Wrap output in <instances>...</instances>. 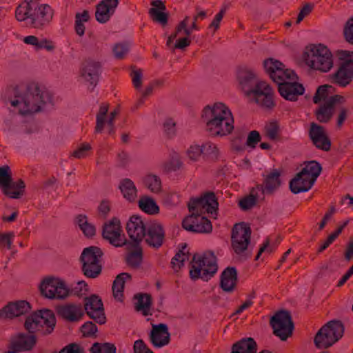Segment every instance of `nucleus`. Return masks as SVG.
<instances>
[{"label": "nucleus", "mask_w": 353, "mask_h": 353, "mask_svg": "<svg viewBox=\"0 0 353 353\" xmlns=\"http://www.w3.org/2000/svg\"><path fill=\"white\" fill-rule=\"evenodd\" d=\"M232 349L243 353H256L257 345L255 341L251 338L243 339L232 345Z\"/></svg>", "instance_id": "35"}, {"label": "nucleus", "mask_w": 353, "mask_h": 353, "mask_svg": "<svg viewBox=\"0 0 353 353\" xmlns=\"http://www.w3.org/2000/svg\"><path fill=\"white\" fill-rule=\"evenodd\" d=\"M183 228L190 232L210 233L212 230L211 221L202 215H190L182 221Z\"/></svg>", "instance_id": "17"}, {"label": "nucleus", "mask_w": 353, "mask_h": 353, "mask_svg": "<svg viewBox=\"0 0 353 353\" xmlns=\"http://www.w3.org/2000/svg\"><path fill=\"white\" fill-rule=\"evenodd\" d=\"M12 180L10 168L7 165L0 167V188H1L3 194H8L6 192Z\"/></svg>", "instance_id": "44"}, {"label": "nucleus", "mask_w": 353, "mask_h": 353, "mask_svg": "<svg viewBox=\"0 0 353 353\" xmlns=\"http://www.w3.org/2000/svg\"><path fill=\"white\" fill-rule=\"evenodd\" d=\"M131 69L130 76L132 83L136 89H139L142 85V70L141 69H136L135 66H131Z\"/></svg>", "instance_id": "62"}, {"label": "nucleus", "mask_w": 353, "mask_h": 353, "mask_svg": "<svg viewBox=\"0 0 353 353\" xmlns=\"http://www.w3.org/2000/svg\"><path fill=\"white\" fill-rule=\"evenodd\" d=\"M90 353H116L117 347L111 343H98L92 344L90 348Z\"/></svg>", "instance_id": "49"}, {"label": "nucleus", "mask_w": 353, "mask_h": 353, "mask_svg": "<svg viewBox=\"0 0 353 353\" xmlns=\"http://www.w3.org/2000/svg\"><path fill=\"white\" fill-rule=\"evenodd\" d=\"M36 343L37 337L34 334L21 332L11 337L8 347L21 352L32 350Z\"/></svg>", "instance_id": "20"}, {"label": "nucleus", "mask_w": 353, "mask_h": 353, "mask_svg": "<svg viewBox=\"0 0 353 353\" xmlns=\"http://www.w3.org/2000/svg\"><path fill=\"white\" fill-rule=\"evenodd\" d=\"M201 147L204 155L212 159H216L218 158L219 150L215 144L208 142Z\"/></svg>", "instance_id": "59"}, {"label": "nucleus", "mask_w": 353, "mask_h": 353, "mask_svg": "<svg viewBox=\"0 0 353 353\" xmlns=\"http://www.w3.org/2000/svg\"><path fill=\"white\" fill-rule=\"evenodd\" d=\"M305 166L299 172V175L305 174L311 179V183H314L322 171V166L316 161L305 163Z\"/></svg>", "instance_id": "34"}, {"label": "nucleus", "mask_w": 353, "mask_h": 353, "mask_svg": "<svg viewBox=\"0 0 353 353\" xmlns=\"http://www.w3.org/2000/svg\"><path fill=\"white\" fill-rule=\"evenodd\" d=\"M86 311L87 314L90 318L92 319L96 323L99 324H104L106 321V317L104 313V308L95 309L91 310L90 308Z\"/></svg>", "instance_id": "57"}, {"label": "nucleus", "mask_w": 353, "mask_h": 353, "mask_svg": "<svg viewBox=\"0 0 353 353\" xmlns=\"http://www.w3.org/2000/svg\"><path fill=\"white\" fill-rule=\"evenodd\" d=\"M123 197L130 202L135 201L137 196V188L132 181L129 179H123L119 185Z\"/></svg>", "instance_id": "33"}, {"label": "nucleus", "mask_w": 353, "mask_h": 353, "mask_svg": "<svg viewBox=\"0 0 353 353\" xmlns=\"http://www.w3.org/2000/svg\"><path fill=\"white\" fill-rule=\"evenodd\" d=\"M261 137L259 132L256 130L251 131L248 136L246 145L254 149L256 144L261 141Z\"/></svg>", "instance_id": "64"}, {"label": "nucleus", "mask_w": 353, "mask_h": 353, "mask_svg": "<svg viewBox=\"0 0 353 353\" xmlns=\"http://www.w3.org/2000/svg\"><path fill=\"white\" fill-rule=\"evenodd\" d=\"M279 94L286 100L295 101L298 97L304 93L305 88L303 85L296 81L283 82L278 85Z\"/></svg>", "instance_id": "25"}, {"label": "nucleus", "mask_w": 353, "mask_h": 353, "mask_svg": "<svg viewBox=\"0 0 353 353\" xmlns=\"http://www.w3.org/2000/svg\"><path fill=\"white\" fill-rule=\"evenodd\" d=\"M165 237V232L161 223L154 221L147 225L144 240L148 245L158 249L163 244Z\"/></svg>", "instance_id": "16"}, {"label": "nucleus", "mask_w": 353, "mask_h": 353, "mask_svg": "<svg viewBox=\"0 0 353 353\" xmlns=\"http://www.w3.org/2000/svg\"><path fill=\"white\" fill-rule=\"evenodd\" d=\"M39 310L35 311L27 316L25 321L24 327L30 334H34L37 332L41 333L42 325L39 323Z\"/></svg>", "instance_id": "37"}, {"label": "nucleus", "mask_w": 353, "mask_h": 353, "mask_svg": "<svg viewBox=\"0 0 353 353\" xmlns=\"http://www.w3.org/2000/svg\"><path fill=\"white\" fill-rule=\"evenodd\" d=\"M353 79V66L339 64L337 70L332 75V82L341 87L349 85Z\"/></svg>", "instance_id": "27"}, {"label": "nucleus", "mask_w": 353, "mask_h": 353, "mask_svg": "<svg viewBox=\"0 0 353 353\" xmlns=\"http://www.w3.org/2000/svg\"><path fill=\"white\" fill-rule=\"evenodd\" d=\"M251 94L253 95L254 101L263 108L272 109L275 106L273 90L265 81L257 83Z\"/></svg>", "instance_id": "14"}, {"label": "nucleus", "mask_w": 353, "mask_h": 353, "mask_svg": "<svg viewBox=\"0 0 353 353\" xmlns=\"http://www.w3.org/2000/svg\"><path fill=\"white\" fill-rule=\"evenodd\" d=\"M139 208L149 214H157L159 211V206L154 199L148 196H143L139 201Z\"/></svg>", "instance_id": "43"}, {"label": "nucleus", "mask_w": 353, "mask_h": 353, "mask_svg": "<svg viewBox=\"0 0 353 353\" xmlns=\"http://www.w3.org/2000/svg\"><path fill=\"white\" fill-rule=\"evenodd\" d=\"M237 281L236 269L234 267H228L221 274L220 287L226 292H232L236 288Z\"/></svg>", "instance_id": "28"}, {"label": "nucleus", "mask_w": 353, "mask_h": 353, "mask_svg": "<svg viewBox=\"0 0 353 353\" xmlns=\"http://www.w3.org/2000/svg\"><path fill=\"white\" fill-rule=\"evenodd\" d=\"M39 323L42 325L41 334L42 335H48L51 334L56 325V317L54 312L48 309L39 310Z\"/></svg>", "instance_id": "29"}, {"label": "nucleus", "mask_w": 353, "mask_h": 353, "mask_svg": "<svg viewBox=\"0 0 353 353\" xmlns=\"http://www.w3.org/2000/svg\"><path fill=\"white\" fill-rule=\"evenodd\" d=\"M186 248L187 245L185 243L172 259V268L176 272L183 266L184 262L189 259L190 253L185 250Z\"/></svg>", "instance_id": "40"}, {"label": "nucleus", "mask_w": 353, "mask_h": 353, "mask_svg": "<svg viewBox=\"0 0 353 353\" xmlns=\"http://www.w3.org/2000/svg\"><path fill=\"white\" fill-rule=\"evenodd\" d=\"M219 203L215 194L213 192H208L198 198L190 199L188 207L191 215H202L205 212H216L218 210Z\"/></svg>", "instance_id": "8"}, {"label": "nucleus", "mask_w": 353, "mask_h": 353, "mask_svg": "<svg viewBox=\"0 0 353 353\" xmlns=\"http://www.w3.org/2000/svg\"><path fill=\"white\" fill-rule=\"evenodd\" d=\"M343 37L347 43L353 45V17L350 18L344 26Z\"/></svg>", "instance_id": "61"}, {"label": "nucleus", "mask_w": 353, "mask_h": 353, "mask_svg": "<svg viewBox=\"0 0 353 353\" xmlns=\"http://www.w3.org/2000/svg\"><path fill=\"white\" fill-rule=\"evenodd\" d=\"M143 182L145 186L152 192L158 193L161 190V181L160 178L157 175H147Z\"/></svg>", "instance_id": "50"}, {"label": "nucleus", "mask_w": 353, "mask_h": 353, "mask_svg": "<svg viewBox=\"0 0 353 353\" xmlns=\"http://www.w3.org/2000/svg\"><path fill=\"white\" fill-rule=\"evenodd\" d=\"M32 3H26V6H19L15 12V16L18 21H23L27 19L31 21L32 10H30V6L32 7Z\"/></svg>", "instance_id": "55"}, {"label": "nucleus", "mask_w": 353, "mask_h": 353, "mask_svg": "<svg viewBox=\"0 0 353 353\" xmlns=\"http://www.w3.org/2000/svg\"><path fill=\"white\" fill-rule=\"evenodd\" d=\"M150 339L156 347H161L168 345L170 341V334L167 325L164 323L152 325Z\"/></svg>", "instance_id": "23"}, {"label": "nucleus", "mask_w": 353, "mask_h": 353, "mask_svg": "<svg viewBox=\"0 0 353 353\" xmlns=\"http://www.w3.org/2000/svg\"><path fill=\"white\" fill-rule=\"evenodd\" d=\"M149 14L154 21L158 22L163 26H165L168 23V14L162 10H158L155 8H151L149 10Z\"/></svg>", "instance_id": "53"}, {"label": "nucleus", "mask_w": 353, "mask_h": 353, "mask_svg": "<svg viewBox=\"0 0 353 353\" xmlns=\"http://www.w3.org/2000/svg\"><path fill=\"white\" fill-rule=\"evenodd\" d=\"M126 279H131V275L128 273H121L117 276L112 284V293L114 299L119 301H123V289L125 281Z\"/></svg>", "instance_id": "32"}, {"label": "nucleus", "mask_w": 353, "mask_h": 353, "mask_svg": "<svg viewBox=\"0 0 353 353\" xmlns=\"http://www.w3.org/2000/svg\"><path fill=\"white\" fill-rule=\"evenodd\" d=\"M308 135L313 145L318 149L328 152L331 149V141L323 126L311 123Z\"/></svg>", "instance_id": "15"}, {"label": "nucleus", "mask_w": 353, "mask_h": 353, "mask_svg": "<svg viewBox=\"0 0 353 353\" xmlns=\"http://www.w3.org/2000/svg\"><path fill=\"white\" fill-rule=\"evenodd\" d=\"M257 191L255 188H253L249 196L239 201V205L243 210H248L256 205L259 197Z\"/></svg>", "instance_id": "47"}, {"label": "nucleus", "mask_w": 353, "mask_h": 353, "mask_svg": "<svg viewBox=\"0 0 353 353\" xmlns=\"http://www.w3.org/2000/svg\"><path fill=\"white\" fill-rule=\"evenodd\" d=\"M134 299L137 300L134 305L136 311L141 312L145 316L152 314L150 312L152 305V296L150 294L139 293L135 294Z\"/></svg>", "instance_id": "31"}, {"label": "nucleus", "mask_w": 353, "mask_h": 353, "mask_svg": "<svg viewBox=\"0 0 353 353\" xmlns=\"http://www.w3.org/2000/svg\"><path fill=\"white\" fill-rule=\"evenodd\" d=\"M334 88L330 85H320L313 97V102L316 104L319 103L321 101L325 102L330 97V94L334 93Z\"/></svg>", "instance_id": "42"}, {"label": "nucleus", "mask_w": 353, "mask_h": 353, "mask_svg": "<svg viewBox=\"0 0 353 353\" xmlns=\"http://www.w3.org/2000/svg\"><path fill=\"white\" fill-rule=\"evenodd\" d=\"M182 164L179 154L174 152L171 159L164 163V168L167 172L176 171L181 167Z\"/></svg>", "instance_id": "56"}, {"label": "nucleus", "mask_w": 353, "mask_h": 353, "mask_svg": "<svg viewBox=\"0 0 353 353\" xmlns=\"http://www.w3.org/2000/svg\"><path fill=\"white\" fill-rule=\"evenodd\" d=\"M12 93L15 99L10 101L11 105L17 107L22 115L39 112L45 104L52 102L51 94L36 82L21 83L12 88Z\"/></svg>", "instance_id": "1"}, {"label": "nucleus", "mask_w": 353, "mask_h": 353, "mask_svg": "<svg viewBox=\"0 0 353 353\" xmlns=\"http://www.w3.org/2000/svg\"><path fill=\"white\" fill-rule=\"evenodd\" d=\"M251 232L250 227L243 222L234 225L232 230L231 246L236 254L241 255L248 249Z\"/></svg>", "instance_id": "9"}, {"label": "nucleus", "mask_w": 353, "mask_h": 353, "mask_svg": "<svg viewBox=\"0 0 353 353\" xmlns=\"http://www.w3.org/2000/svg\"><path fill=\"white\" fill-rule=\"evenodd\" d=\"M344 325L339 320H332L322 326L314 336V343L318 349H327L343 335Z\"/></svg>", "instance_id": "5"}, {"label": "nucleus", "mask_w": 353, "mask_h": 353, "mask_svg": "<svg viewBox=\"0 0 353 353\" xmlns=\"http://www.w3.org/2000/svg\"><path fill=\"white\" fill-rule=\"evenodd\" d=\"M346 99L343 96L340 94H334L331 95L323 103L334 114L335 111H339V110L344 105Z\"/></svg>", "instance_id": "46"}, {"label": "nucleus", "mask_w": 353, "mask_h": 353, "mask_svg": "<svg viewBox=\"0 0 353 353\" xmlns=\"http://www.w3.org/2000/svg\"><path fill=\"white\" fill-rule=\"evenodd\" d=\"M237 80L241 89L246 95H250L254 90L257 83L256 75L253 70L246 67L240 66L237 70Z\"/></svg>", "instance_id": "19"}, {"label": "nucleus", "mask_w": 353, "mask_h": 353, "mask_svg": "<svg viewBox=\"0 0 353 353\" xmlns=\"http://www.w3.org/2000/svg\"><path fill=\"white\" fill-rule=\"evenodd\" d=\"M14 236L13 232H0V248H6L8 250L12 248V240Z\"/></svg>", "instance_id": "63"}, {"label": "nucleus", "mask_w": 353, "mask_h": 353, "mask_svg": "<svg viewBox=\"0 0 353 353\" xmlns=\"http://www.w3.org/2000/svg\"><path fill=\"white\" fill-rule=\"evenodd\" d=\"M39 290L43 296L51 299H63L70 294L65 283L54 277L43 279L39 285Z\"/></svg>", "instance_id": "10"}, {"label": "nucleus", "mask_w": 353, "mask_h": 353, "mask_svg": "<svg viewBox=\"0 0 353 353\" xmlns=\"http://www.w3.org/2000/svg\"><path fill=\"white\" fill-rule=\"evenodd\" d=\"M103 255L101 249L97 246L83 249L80 261L82 263V271L85 276L94 279L101 274L102 265L100 262Z\"/></svg>", "instance_id": "6"}, {"label": "nucleus", "mask_w": 353, "mask_h": 353, "mask_svg": "<svg viewBox=\"0 0 353 353\" xmlns=\"http://www.w3.org/2000/svg\"><path fill=\"white\" fill-rule=\"evenodd\" d=\"M85 310L88 311L90 308L91 310L95 309L103 308V303L101 299L98 296L93 294L90 297L85 298Z\"/></svg>", "instance_id": "54"}, {"label": "nucleus", "mask_w": 353, "mask_h": 353, "mask_svg": "<svg viewBox=\"0 0 353 353\" xmlns=\"http://www.w3.org/2000/svg\"><path fill=\"white\" fill-rule=\"evenodd\" d=\"M30 25L37 29H41L52 21L54 10L48 4L32 3Z\"/></svg>", "instance_id": "11"}, {"label": "nucleus", "mask_w": 353, "mask_h": 353, "mask_svg": "<svg viewBox=\"0 0 353 353\" xmlns=\"http://www.w3.org/2000/svg\"><path fill=\"white\" fill-rule=\"evenodd\" d=\"M303 59L310 68L323 72H328L333 65L331 52L322 44L307 46Z\"/></svg>", "instance_id": "3"}, {"label": "nucleus", "mask_w": 353, "mask_h": 353, "mask_svg": "<svg viewBox=\"0 0 353 353\" xmlns=\"http://www.w3.org/2000/svg\"><path fill=\"white\" fill-rule=\"evenodd\" d=\"M31 310L30 304L23 300L10 302L0 310V319H10L23 315Z\"/></svg>", "instance_id": "21"}, {"label": "nucleus", "mask_w": 353, "mask_h": 353, "mask_svg": "<svg viewBox=\"0 0 353 353\" xmlns=\"http://www.w3.org/2000/svg\"><path fill=\"white\" fill-rule=\"evenodd\" d=\"M337 56L340 61L339 64L353 66V52L348 50H340L337 52Z\"/></svg>", "instance_id": "60"}, {"label": "nucleus", "mask_w": 353, "mask_h": 353, "mask_svg": "<svg viewBox=\"0 0 353 353\" xmlns=\"http://www.w3.org/2000/svg\"><path fill=\"white\" fill-rule=\"evenodd\" d=\"M26 188V184L24 181L19 179L17 181L10 182V187L8 188L7 192L10 194H4L11 199H19L24 194V189Z\"/></svg>", "instance_id": "39"}, {"label": "nucleus", "mask_w": 353, "mask_h": 353, "mask_svg": "<svg viewBox=\"0 0 353 353\" xmlns=\"http://www.w3.org/2000/svg\"><path fill=\"white\" fill-rule=\"evenodd\" d=\"M217 269L216 257L213 252H207L202 255L196 253L191 261L190 276L193 280L200 278L207 281L214 275Z\"/></svg>", "instance_id": "4"}, {"label": "nucleus", "mask_w": 353, "mask_h": 353, "mask_svg": "<svg viewBox=\"0 0 353 353\" xmlns=\"http://www.w3.org/2000/svg\"><path fill=\"white\" fill-rule=\"evenodd\" d=\"M76 223L87 238H92L95 236V226L88 221V217L85 215L79 214L76 217Z\"/></svg>", "instance_id": "36"}, {"label": "nucleus", "mask_w": 353, "mask_h": 353, "mask_svg": "<svg viewBox=\"0 0 353 353\" xmlns=\"http://www.w3.org/2000/svg\"><path fill=\"white\" fill-rule=\"evenodd\" d=\"M281 171L274 169L267 174H263V182L258 184L255 188L261 192L263 199L265 194H272L281 185Z\"/></svg>", "instance_id": "18"}, {"label": "nucleus", "mask_w": 353, "mask_h": 353, "mask_svg": "<svg viewBox=\"0 0 353 353\" xmlns=\"http://www.w3.org/2000/svg\"><path fill=\"white\" fill-rule=\"evenodd\" d=\"M264 132L270 140L279 141L280 139V128L278 121H272L266 123L264 127Z\"/></svg>", "instance_id": "45"}, {"label": "nucleus", "mask_w": 353, "mask_h": 353, "mask_svg": "<svg viewBox=\"0 0 353 353\" xmlns=\"http://www.w3.org/2000/svg\"><path fill=\"white\" fill-rule=\"evenodd\" d=\"M109 104L102 103L99 108V110L97 114V123L95 127V132L100 133L103 131L105 122V117L108 112Z\"/></svg>", "instance_id": "48"}, {"label": "nucleus", "mask_w": 353, "mask_h": 353, "mask_svg": "<svg viewBox=\"0 0 353 353\" xmlns=\"http://www.w3.org/2000/svg\"><path fill=\"white\" fill-rule=\"evenodd\" d=\"M270 324L275 336L281 341H285L292 334L294 323L290 312L281 310L272 316Z\"/></svg>", "instance_id": "7"}, {"label": "nucleus", "mask_w": 353, "mask_h": 353, "mask_svg": "<svg viewBox=\"0 0 353 353\" xmlns=\"http://www.w3.org/2000/svg\"><path fill=\"white\" fill-rule=\"evenodd\" d=\"M147 225H145L141 217L138 215H133L126 225L127 233L130 239L128 241L130 246H139L144 239Z\"/></svg>", "instance_id": "13"}, {"label": "nucleus", "mask_w": 353, "mask_h": 353, "mask_svg": "<svg viewBox=\"0 0 353 353\" xmlns=\"http://www.w3.org/2000/svg\"><path fill=\"white\" fill-rule=\"evenodd\" d=\"M55 310L59 317L68 322H77L83 316L81 305L72 303L60 305L56 307Z\"/></svg>", "instance_id": "22"}, {"label": "nucleus", "mask_w": 353, "mask_h": 353, "mask_svg": "<svg viewBox=\"0 0 353 353\" xmlns=\"http://www.w3.org/2000/svg\"><path fill=\"white\" fill-rule=\"evenodd\" d=\"M119 5V0H102L96 6L95 17L98 22L104 23L109 21Z\"/></svg>", "instance_id": "24"}, {"label": "nucleus", "mask_w": 353, "mask_h": 353, "mask_svg": "<svg viewBox=\"0 0 353 353\" xmlns=\"http://www.w3.org/2000/svg\"><path fill=\"white\" fill-rule=\"evenodd\" d=\"M205 123V130L213 137L230 134L234 129L232 112L223 103H215L212 107L206 106L202 114Z\"/></svg>", "instance_id": "2"}, {"label": "nucleus", "mask_w": 353, "mask_h": 353, "mask_svg": "<svg viewBox=\"0 0 353 353\" xmlns=\"http://www.w3.org/2000/svg\"><path fill=\"white\" fill-rule=\"evenodd\" d=\"M132 248H134V251L130 252L126 257L127 263L132 268H138L143 260V250L141 245L139 246H130Z\"/></svg>", "instance_id": "41"}, {"label": "nucleus", "mask_w": 353, "mask_h": 353, "mask_svg": "<svg viewBox=\"0 0 353 353\" xmlns=\"http://www.w3.org/2000/svg\"><path fill=\"white\" fill-rule=\"evenodd\" d=\"M122 232L120 221L112 218L108 223H104L102 230V236L115 247H122L128 244V241L124 236H121Z\"/></svg>", "instance_id": "12"}, {"label": "nucleus", "mask_w": 353, "mask_h": 353, "mask_svg": "<svg viewBox=\"0 0 353 353\" xmlns=\"http://www.w3.org/2000/svg\"><path fill=\"white\" fill-rule=\"evenodd\" d=\"M316 119L320 123H327L333 116L332 112L324 103L319 105L315 112Z\"/></svg>", "instance_id": "51"}, {"label": "nucleus", "mask_w": 353, "mask_h": 353, "mask_svg": "<svg viewBox=\"0 0 353 353\" xmlns=\"http://www.w3.org/2000/svg\"><path fill=\"white\" fill-rule=\"evenodd\" d=\"M128 51L129 43L127 42L117 43L113 48L114 55L117 59H123L128 54Z\"/></svg>", "instance_id": "58"}, {"label": "nucleus", "mask_w": 353, "mask_h": 353, "mask_svg": "<svg viewBox=\"0 0 353 353\" xmlns=\"http://www.w3.org/2000/svg\"><path fill=\"white\" fill-rule=\"evenodd\" d=\"M263 66L265 72L270 77L271 76H275V73H276L279 68L280 69L281 67L283 66V63L278 60L269 58L264 60Z\"/></svg>", "instance_id": "52"}, {"label": "nucleus", "mask_w": 353, "mask_h": 353, "mask_svg": "<svg viewBox=\"0 0 353 353\" xmlns=\"http://www.w3.org/2000/svg\"><path fill=\"white\" fill-rule=\"evenodd\" d=\"M101 68L99 62L91 59L85 60L82 65L81 76L85 81L90 82L91 91L97 84L99 80V71Z\"/></svg>", "instance_id": "26"}, {"label": "nucleus", "mask_w": 353, "mask_h": 353, "mask_svg": "<svg viewBox=\"0 0 353 353\" xmlns=\"http://www.w3.org/2000/svg\"><path fill=\"white\" fill-rule=\"evenodd\" d=\"M314 183H311V179L305 174H296L290 181V189L294 194L307 192L311 189Z\"/></svg>", "instance_id": "30"}, {"label": "nucleus", "mask_w": 353, "mask_h": 353, "mask_svg": "<svg viewBox=\"0 0 353 353\" xmlns=\"http://www.w3.org/2000/svg\"><path fill=\"white\" fill-rule=\"evenodd\" d=\"M270 78L274 82L279 85V83L285 82L287 80H296L297 77L294 71L286 69L283 65L280 69L279 68L276 73H275V76H271Z\"/></svg>", "instance_id": "38"}]
</instances>
